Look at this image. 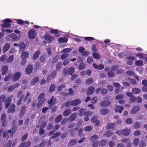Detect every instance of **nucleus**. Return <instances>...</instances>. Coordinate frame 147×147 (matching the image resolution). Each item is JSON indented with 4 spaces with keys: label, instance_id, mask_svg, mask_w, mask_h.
<instances>
[{
    "label": "nucleus",
    "instance_id": "23",
    "mask_svg": "<svg viewBox=\"0 0 147 147\" xmlns=\"http://www.w3.org/2000/svg\"><path fill=\"white\" fill-rule=\"evenodd\" d=\"M10 45L9 43L6 44L3 46V51L4 53L6 52L9 49Z\"/></svg>",
    "mask_w": 147,
    "mask_h": 147
},
{
    "label": "nucleus",
    "instance_id": "27",
    "mask_svg": "<svg viewBox=\"0 0 147 147\" xmlns=\"http://www.w3.org/2000/svg\"><path fill=\"white\" fill-rule=\"evenodd\" d=\"M39 78L38 77H34L30 82V84L31 85H33L35 84L36 83L38 82L39 81Z\"/></svg>",
    "mask_w": 147,
    "mask_h": 147
},
{
    "label": "nucleus",
    "instance_id": "52",
    "mask_svg": "<svg viewBox=\"0 0 147 147\" xmlns=\"http://www.w3.org/2000/svg\"><path fill=\"white\" fill-rule=\"evenodd\" d=\"M106 144V141L105 140L103 139L99 143V145L100 146H102L105 145Z\"/></svg>",
    "mask_w": 147,
    "mask_h": 147
},
{
    "label": "nucleus",
    "instance_id": "45",
    "mask_svg": "<svg viewBox=\"0 0 147 147\" xmlns=\"http://www.w3.org/2000/svg\"><path fill=\"white\" fill-rule=\"evenodd\" d=\"M108 92L107 90L105 88H103L101 90L100 93L101 94L105 95Z\"/></svg>",
    "mask_w": 147,
    "mask_h": 147
},
{
    "label": "nucleus",
    "instance_id": "40",
    "mask_svg": "<svg viewBox=\"0 0 147 147\" xmlns=\"http://www.w3.org/2000/svg\"><path fill=\"white\" fill-rule=\"evenodd\" d=\"M20 50L21 51H23L25 50L26 45L23 42H21L20 45Z\"/></svg>",
    "mask_w": 147,
    "mask_h": 147
},
{
    "label": "nucleus",
    "instance_id": "24",
    "mask_svg": "<svg viewBox=\"0 0 147 147\" xmlns=\"http://www.w3.org/2000/svg\"><path fill=\"white\" fill-rule=\"evenodd\" d=\"M110 102L109 101L107 100L103 101L100 103V105L102 107H106L109 105Z\"/></svg>",
    "mask_w": 147,
    "mask_h": 147
},
{
    "label": "nucleus",
    "instance_id": "30",
    "mask_svg": "<svg viewBox=\"0 0 147 147\" xmlns=\"http://www.w3.org/2000/svg\"><path fill=\"white\" fill-rule=\"evenodd\" d=\"M115 126V124L114 123H111L109 124L106 127L107 129H114Z\"/></svg>",
    "mask_w": 147,
    "mask_h": 147
},
{
    "label": "nucleus",
    "instance_id": "19",
    "mask_svg": "<svg viewBox=\"0 0 147 147\" xmlns=\"http://www.w3.org/2000/svg\"><path fill=\"white\" fill-rule=\"evenodd\" d=\"M93 65L95 69H98L99 70H101L104 68V65L101 64H100L98 65H97L96 64L94 63Z\"/></svg>",
    "mask_w": 147,
    "mask_h": 147
},
{
    "label": "nucleus",
    "instance_id": "26",
    "mask_svg": "<svg viewBox=\"0 0 147 147\" xmlns=\"http://www.w3.org/2000/svg\"><path fill=\"white\" fill-rule=\"evenodd\" d=\"M30 144V142L29 141L26 142H23L20 144L19 147H28Z\"/></svg>",
    "mask_w": 147,
    "mask_h": 147
},
{
    "label": "nucleus",
    "instance_id": "25",
    "mask_svg": "<svg viewBox=\"0 0 147 147\" xmlns=\"http://www.w3.org/2000/svg\"><path fill=\"white\" fill-rule=\"evenodd\" d=\"M38 101L37 104L36 106L37 108H39L43 105V104L46 102L45 99L42 100H38Z\"/></svg>",
    "mask_w": 147,
    "mask_h": 147
},
{
    "label": "nucleus",
    "instance_id": "5",
    "mask_svg": "<svg viewBox=\"0 0 147 147\" xmlns=\"http://www.w3.org/2000/svg\"><path fill=\"white\" fill-rule=\"evenodd\" d=\"M6 118V115L5 113H2L1 116V120L2 123L1 126L3 127H5L7 125V123L5 121Z\"/></svg>",
    "mask_w": 147,
    "mask_h": 147
},
{
    "label": "nucleus",
    "instance_id": "33",
    "mask_svg": "<svg viewBox=\"0 0 147 147\" xmlns=\"http://www.w3.org/2000/svg\"><path fill=\"white\" fill-rule=\"evenodd\" d=\"M98 137L99 136L98 135L94 134L91 137L90 140L91 142H93L98 139Z\"/></svg>",
    "mask_w": 147,
    "mask_h": 147
},
{
    "label": "nucleus",
    "instance_id": "50",
    "mask_svg": "<svg viewBox=\"0 0 147 147\" xmlns=\"http://www.w3.org/2000/svg\"><path fill=\"white\" fill-rule=\"evenodd\" d=\"M93 112L90 111H88L84 113V115L86 117L90 116L92 113Z\"/></svg>",
    "mask_w": 147,
    "mask_h": 147
},
{
    "label": "nucleus",
    "instance_id": "47",
    "mask_svg": "<svg viewBox=\"0 0 147 147\" xmlns=\"http://www.w3.org/2000/svg\"><path fill=\"white\" fill-rule=\"evenodd\" d=\"M6 97V95L3 94L0 96V103L2 104V103L4 101Z\"/></svg>",
    "mask_w": 147,
    "mask_h": 147
},
{
    "label": "nucleus",
    "instance_id": "10",
    "mask_svg": "<svg viewBox=\"0 0 147 147\" xmlns=\"http://www.w3.org/2000/svg\"><path fill=\"white\" fill-rule=\"evenodd\" d=\"M20 86V84L19 83H16L14 85L9 86L7 89V91L8 92L11 91L13 90L15 88L19 87Z\"/></svg>",
    "mask_w": 147,
    "mask_h": 147
},
{
    "label": "nucleus",
    "instance_id": "41",
    "mask_svg": "<svg viewBox=\"0 0 147 147\" xmlns=\"http://www.w3.org/2000/svg\"><path fill=\"white\" fill-rule=\"evenodd\" d=\"M14 59L13 55H11L9 56L7 59L6 61L7 63H10Z\"/></svg>",
    "mask_w": 147,
    "mask_h": 147
},
{
    "label": "nucleus",
    "instance_id": "32",
    "mask_svg": "<svg viewBox=\"0 0 147 147\" xmlns=\"http://www.w3.org/2000/svg\"><path fill=\"white\" fill-rule=\"evenodd\" d=\"M141 92V90L137 88H133L132 90V92L134 94L139 93Z\"/></svg>",
    "mask_w": 147,
    "mask_h": 147
},
{
    "label": "nucleus",
    "instance_id": "18",
    "mask_svg": "<svg viewBox=\"0 0 147 147\" xmlns=\"http://www.w3.org/2000/svg\"><path fill=\"white\" fill-rule=\"evenodd\" d=\"M95 90L94 88L92 86L89 87L87 90L86 94L88 95H91Z\"/></svg>",
    "mask_w": 147,
    "mask_h": 147
},
{
    "label": "nucleus",
    "instance_id": "55",
    "mask_svg": "<svg viewBox=\"0 0 147 147\" xmlns=\"http://www.w3.org/2000/svg\"><path fill=\"white\" fill-rule=\"evenodd\" d=\"M10 26L11 24L10 23H5L2 24L1 25V26L3 28H8Z\"/></svg>",
    "mask_w": 147,
    "mask_h": 147
},
{
    "label": "nucleus",
    "instance_id": "61",
    "mask_svg": "<svg viewBox=\"0 0 147 147\" xmlns=\"http://www.w3.org/2000/svg\"><path fill=\"white\" fill-rule=\"evenodd\" d=\"M139 142V140L138 138H135L133 140V143L135 146H137Z\"/></svg>",
    "mask_w": 147,
    "mask_h": 147
},
{
    "label": "nucleus",
    "instance_id": "63",
    "mask_svg": "<svg viewBox=\"0 0 147 147\" xmlns=\"http://www.w3.org/2000/svg\"><path fill=\"white\" fill-rule=\"evenodd\" d=\"M71 49L70 48H67L64 49L62 51V53H68L71 51Z\"/></svg>",
    "mask_w": 147,
    "mask_h": 147
},
{
    "label": "nucleus",
    "instance_id": "42",
    "mask_svg": "<svg viewBox=\"0 0 147 147\" xmlns=\"http://www.w3.org/2000/svg\"><path fill=\"white\" fill-rule=\"evenodd\" d=\"M135 64L137 66L142 65L143 64V62L140 60H137L135 61Z\"/></svg>",
    "mask_w": 147,
    "mask_h": 147
},
{
    "label": "nucleus",
    "instance_id": "6",
    "mask_svg": "<svg viewBox=\"0 0 147 147\" xmlns=\"http://www.w3.org/2000/svg\"><path fill=\"white\" fill-rule=\"evenodd\" d=\"M17 126L16 125H14L13 126L11 130L10 129L8 130V133L11 134V136L12 137L13 136V134L17 131Z\"/></svg>",
    "mask_w": 147,
    "mask_h": 147
},
{
    "label": "nucleus",
    "instance_id": "16",
    "mask_svg": "<svg viewBox=\"0 0 147 147\" xmlns=\"http://www.w3.org/2000/svg\"><path fill=\"white\" fill-rule=\"evenodd\" d=\"M81 102V100L79 99H77L71 101V106H76L78 105Z\"/></svg>",
    "mask_w": 147,
    "mask_h": 147
},
{
    "label": "nucleus",
    "instance_id": "29",
    "mask_svg": "<svg viewBox=\"0 0 147 147\" xmlns=\"http://www.w3.org/2000/svg\"><path fill=\"white\" fill-rule=\"evenodd\" d=\"M68 40V39L66 37H60L58 38V41L60 43L66 42Z\"/></svg>",
    "mask_w": 147,
    "mask_h": 147
},
{
    "label": "nucleus",
    "instance_id": "37",
    "mask_svg": "<svg viewBox=\"0 0 147 147\" xmlns=\"http://www.w3.org/2000/svg\"><path fill=\"white\" fill-rule=\"evenodd\" d=\"M12 74H9L7 75L6 76L4 79V81L7 82L10 80L11 78Z\"/></svg>",
    "mask_w": 147,
    "mask_h": 147
},
{
    "label": "nucleus",
    "instance_id": "51",
    "mask_svg": "<svg viewBox=\"0 0 147 147\" xmlns=\"http://www.w3.org/2000/svg\"><path fill=\"white\" fill-rule=\"evenodd\" d=\"M47 144L46 140H43L38 145V147H44Z\"/></svg>",
    "mask_w": 147,
    "mask_h": 147
},
{
    "label": "nucleus",
    "instance_id": "4",
    "mask_svg": "<svg viewBox=\"0 0 147 147\" xmlns=\"http://www.w3.org/2000/svg\"><path fill=\"white\" fill-rule=\"evenodd\" d=\"M49 43H51L55 40L54 37L53 36H51L49 35L46 34L43 37Z\"/></svg>",
    "mask_w": 147,
    "mask_h": 147
},
{
    "label": "nucleus",
    "instance_id": "20",
    "mask_svg": "<svg viewBox=\"0 0 147 147\" xmlns=\"http://www.w3.org/2000/svg\"><path fill=\"white\" fill-rule=\"evenodd\" d=\"M40 53V51L39 50H38L32 56V59L33 60H35L37 59Z\"/></svg>",
    "mask_w": 147,
    "mask_h": 147
},
{
    "label": "nucleus",
    "instance_id": "46",
    "mask_svg": "<svg viewBox=\"0 0 147 147\" xmlns=\"http://www.w3.org/2000/svg\"><path fill=\"white\" fill-rule=\"evenodd\" d=\"M69 54L67 53H64L62 54L61 56V60H64L68 57Z\"/></svg>",
    "mask_w": 147,
    "mask_h": 147
},
{
    "label": "nucleus",
    "instance_id": "13",
    "mask_svg": "<svg viewBox=\"0 0 147 147\" xmlns=\"http://www.w3.org/2000/svg\"><path fill=\"white\" fill-rule=\"evenodd\" d=\"M33 69V66L31 65H29L26 67L25 71L27 74H29L32 73Z\"/></svg>",
    "mask_w": 147,
    "mask_h": 147
},
{
    "label": "nucleus",
    "instance_id": "28",
    "mask_svg": "<svg viewBox=\"0 0 147 147\" xmlns=\"http://www.w3.org/2000/svg\"><path fill=\"white\" fill-rule=\"evenodd\" d=\"M71 113V110L70 109H66L63 112V116L66 117L70 114Z\"/></svg>",
    "mask_w": 147,
    "mask_h": 147
},
{
    "label": "nucleus",
    "instance_id": "44",
    "mask_svg": "<svg viewBox=\"0 0 147 147\" xmlns=\"http://www.w3.org/2000/svg\"><path fill=\"white\" fill-rule=\"evenodd\" d=\"M77 142L76 140L72 139L70 140L69 142V145L70 146H73L75 145Z\"/></svg>",
    "mask_w": 147,
    "mask_h": 147
},
{
    "label": "nucleus",
    "instance_id": "64",
    "mask_svg": "<svg viewBox=\"0 0 147 147\" xmlns=\"http://www.w3.org/2000/svg\"><path fill=\"white\" fill-rule=\"evenodd\" d=\"M70 60L69 59H65L63 62V65L64 66H65L67 65L69 63Z\"/></svg>",
    "mask_w": 147,
    "mask_h": 147
},
{
    "label": "nucleus",
    "instance_id": "34",
    "mask_svg": "<svg viewBox=\"0 0 147 147\" xmlns=\"http://www.w3.org/2000/svg\"><path fill=\"white\" fill-rule=\"evenodd\" d=\"M109 112V110L108 109L103 108L100 110V113L102 115H105Z\"/></svg>",
    "mask_w": 147,
    "mask_h": 147
},
{
    "label": "nucleus",
    "instance_id": "11",
    "mask_svg": "<svg viewBox=\"0 0 147 147\" xmlns=\"http://www.w3.org/2000/svg\"><path fill=\"white\" fill-rule=\"evenodd\" d=\"M124 109L123 106H120L119 105H116L115 106L114 110L115 112H119L121 113Z\"/></svg>",
    "mask_w": 147,
    "mask_h": 147
},
{
    "label": "nucleus",
    "instance_id": "21",
    "mask_svg": "<svg viewBox=\"0 0 147 147\" xmlns=\"http://www.w3.org/2000/svg\"><path fill=\"white\" fill-rule=\"evenodd\" d=\"M131 131V130L128 129H125L122 131V135L125 136L129 135Z\"/></svg>",
    "mask_w": 147,
    "mask_h": 147
},
{
    "label": "nucleus",
    "instance_id": "43",
    "mask_svg": "<svg viewBox=\"0 0 147 147\" xmlns=\"http://www.w3.org/2000/svg\"><path fill=\"white\" fill-rule=\"evenodd\" d=\"M75 71V69L73 67H71L68 69V74L71 75Z\"/></svg>",
    "mask_w": 147,
    "mask_h": 147
},
{
    "label": "nucleus",
    "instance_id": "31",
    "mask_svg": "<svg viewBox=\"0 0 147 147\" xmlns=\"http://www.w3.org/2000/svg\"><path fill=\"white\" fill-rule=\"evenodd\" d=\"M62 119V115H59L55 118V122L56 123H58L61 121Z\"/></svg>",
    "mask_w": 147,
    "mask_h": 147
},
{
    "label": "nucleus",
    "instance_id": "9",
    "mask_svg": "<svg viewBox=\"0 0 147 147\" xmlns=\"http://www.w3.org/2000/svg\"><path fill=\"white\" fill-rule=\"evenodd\" d=\"M16 111V106L14 104H12L7 110L8 113H14Z\"/></svg>",
    "mask_w": 147,
    "mask_h": 147
},
{
    "label": "nucleus",
    "instance_id": "54",
    "mask_svg": "<svg viewBox=\"0 0 147 147\" xmlns=\"http://www.w3.org/2000/svg\"><path fill=\"white\" fill-rule=\"evenodd\" d=\"M134 127L136 129H138L140 126V123L136 122L134 124Z\"/></svg>",
    "mask_w": 147,
    "mask_h": 147
},
{
    "label": "nucleus",
    "instance_id": "59",
    "mask_svg": "<svg viewBox=\"0 0 147 147\" xmlns=\"http://www.w3.org/2000/svg\"><path fill=\"white\" fill-rule=\"evenodd\" d=\"M65 87V84H62L60 85L57 89L58 91H61L63 88Z\"/></svg>",
    "mask_w": 147,
    "mask_h": 147
},
{
    "label": "nucleus",
    "instance_id": "39",
    "mask_svg": "<svg viewBox=\"0 0 147 147\" xmlns=\"http://www.w3.org/2000/svg\"><path fill=\"white\" fill-rule=\"evenodd\" d=\"M45 96V94L44 92L41 93L38 97V100H42L43 99H45L46 100V98H44Z\"/></svg>",
    "mask_w": 147,
    "mask_h": 147
},
{
    "label": "nucleus",
    "instance_id": "36",
    "mask_svg": "<svg viewBox=\"0 0 147 147\" xmlns=\"http://www.w3.org/2000/svg\"><path fill=\"white\" fill-rule=\"evenodd\" d=\"M29 53L27 52H22L21 54V57L22 58L26 59L28 56Z\"/></svg>",
    "mask_w": 147,
    "mask_h": 147
},
{
    "label": "nucleus",
    "instance_id": "3",
    "mask_svg": "<svg viewBox=\"0 0 147 147\" xmlns=\"http://www.w3.org/2000/svg\"><path fill=\"white\" fill-rule=\"evenodd\" d=\"M36 35L37 33L36 31L34 30H30L28 32V36L31 39L34 38Z\"/></svg>",
    "mask_w": 147,
    "mask_h": 147
},
{
    "label": "nucleus",
    "instance_id": "60",
    "mask_svg": "<svg viewBox=\"0 0 147 147\" xmlns=\"http://www.w3.org/2000/svg\"><path fill=\"white\" fill-rule=\"evenodd\" d=\"M85 110L83 108H82L80 109L79 111V116H81L84 115V112L85 111Z\"/></svg>",
    "mask_w": 147,
    "mask_h": 147
},
{
    "label": "nucleus",
    "instance_id": "48",
    "mask_svg": "<svg viewBox=\"0 0 147 147\" xmlns=\"http://www.w3.org/2000/svg\"><path fill=\"white\" fill-rule=\"evenodd\" d=\"M61 134L60 132H58L55 133L52 136H51V138H55L56 137L59 136Z\"/></svg>",
    "mask_w": 147,
    "mask_h": 147
},
{
    "label": "nucleus",
    "instance_id": "15",
    "mask_svg": "<svg viewBox=\"0 0 147 147\" xmlns=\"http://www.w3.org/2000/svg\"><path fill=\"white\" fill-rule=\"evenodd\" d=\"M77 117V113H74L71 114L68 118V120L69 122L73 121Z\"/></svg>",
    "mask_w": 147,
    "mask_h": 147
},
{
    "label": "nucleus",
    "instance_id": "8",
    "mask_svg": "<svg viewBox=\"0 0 147 147\" xmlns=\"http://www.w3.org/2000/svg\"><path fill=\"white\" fill-rule=\"evenodd\" d=\"M126 94L127 95L130 97V101L132 102H134L136 101V98L133 95L132 93L130 92H127Z\"/></svg>",
    "mask_w": 147,
    "mask_h": 147
},
{
    "label": "nucleus",
    "instance_id": "57",
    "mask_svg": "<svg viewBox=\"0 0 147 147\" xmlns=\"http://www.w3.org/2000/svg\"><path fill=\"white\" fill-rule=\"evenodd\" d=\"M92 129V127L91 126H87L84 128V130L85 131H90Z\"/></svg>",
    "mask_w": 147,
    "mask_h": 147
},
{
    "label": "nucleus",
    "instance_id": "38",
    "mask_svg": "<svg viewBox=\"0 0 147 147\" xmlns=\"http://www.w3.org/2000/svg\"><path fill=\"white\" fill-rule=\"evenodd\" d=\"M55 86L54 84H51L49 90V92L50 93L52 92L55 90Z\"/></svg>",
    "mask_w": 147,
    "mask_h": 147
},
{
    "label": "nucleus",
    "instance_id": "14",
    "mask_svg": "<svg viewBox=\"0 0 147 147\" xmlns=\"http://www.w3.org/2000/svg\"><path fill=\"white\" fill-rule=\"evenodd\" d=\"M12 100L11 98L10 97H7L5 100L4 103L5 104V107L7 108L9 106Z\"/></svg>",
    "mask_w": 147,
    "mask_h": 147
},
{
    "label": "nucleus",
    "instance_id": "7",
    "mask_svg": "<svg viewBox=\"0 0 147 147\" xmlns=\"http://www.w3.org/2000/svg\"><path fill=\"white\" fill-rule=\"evenodd\" d=\"M97 116L95 115L93 116L92 118L91 121L92 123H94V125L95 126H98L99 125L100 122L97 119Z\"/></svg>",
    "mask_w": 147,
    "mask_h": 147
},
{
    "label": "nucleus",
    "instance_id": "22",
    "mask_svg": "<svg viewBox=\"0 0 147 147\" xmlns=\"http://www.w3.org/2000/svg\"><path fill=\"white\" fill-rule=\"evenodd\" d=\"M8 66L7 65L3 66L1 69V71L2 75H5L7 74V71L8 69Z\"/></svg>",
    "mask_w": 147,
    "mask_h": 147
},
{
    "label": "nucleus",
    "instance_id": "58",
    "mask_svg": "<svg viewBox=\"0 0 147 147\" xmlns=\"http://www.w3.org/2000/svg\"><path fill=\"white\" fill-rule=\"evenodd\" d=\"M107 74L108 77L110 78L114 76L115 75L114 73L112 71H108Z\"/></svg>",
    "mask_w": 147,
    "mask_h": 147
},
{
    "label": "nucleus",
    "instance_id": "56",
    "mask_svg": "<svg viewBox=\"0 0 147 147\" xmlns=\"http://www.w3.org/2000/svg\"><path fill=\"white\" fill-rule=\"evenodd\" d=\"M59 58V56L58 55H56L54 57L52 61L53 63H56L58 60Z\"/></svg>",
    "mask_w": 147,
    "mask_h": 147
},
{
    "label": "nucleus",
    "instance_id": "12",
    "mask_svg": "<svg viewBox=\"0 0 147 147\" xmlns=\"http://www.w3.org/2000/svg\"><path fill=\"white\" fill-rule=\"evenodd\" d=\"M26 109V106H24L22 107L20 111V114H19V117L20 118L22 117L25 114Z\"/></svg>",
    "mask_w": 147,
    "mask_h": 147
},
{
    "label": "nucleus",
    "instance_id": "1",
    "mask_svg": "<svg viewBox=\"0 0 147 147\" xmlns=\"http://www.w3.org/2000/svg\"><path fill=\"white\" fill-rule=\"evenodd\" d=\"M21 76L20 72L18 71L15 73L11 77L12 80L13 82H16L19 80Z\"/></svg>",
    "mask_w": 147,
    "mask_h": 147
},
{
    "label": "nucleus",
    "instance_id": "35",
    "mask_svg": "<svg viewBox=\"0 0 147 147\" xmlns=\"http://www.w3.org/2000/svg\"><path fill=\"white\" fill-rule=\"evenodd\" d=\"M113 133L112 131L109 130L105 132V135L106 137H110L113 135Z\"/></svg>",
    "mask_w": 147,
    "mask_h": 147
},
{
    "label": "nucleus",
    "instance_id": "17",
    "mask_svg": "<svg viewBox=\"0 0 147 147\" xmlns=\"http://www.w3.org/2000/svg\"><path fill=\"white\" fill-rule=\"evenodd\" d=\"M140 109V107L139 106H135L132 108L131 113L132 114H134L136 113Z\"/></svg>",
    "mask_w": 147,
    "mask_h": 147
},
{
    "label": "nucleus",
    "instance_id": "49",
    "mask_svg": "<svg viewBox=\"0 0 147 147\" xmlns=\"http://www.w3.org/2000/svg\"><path fill=\"white\" fill-rule=\"evenodd\" d=\"M62 65V63L59 62L57 65L56 67V69L57 71H59L61 69Z\"/></svg>",
    "mask_w": 147,
    "mask_h": 147
},
{
    "label": "nucleus",
    "instance_id": "2",
    "mask_svg": "<svg viewBox=\"0 0 147 147\" xmlns=\"http://www.w3.org/2000/svg\"><path fill=\"white\" fill-rule=\"evenodd\" d=\"M77 61L78 63H80L78 66L79 69L81 70L84 69L86 67V65L85 63L83 62V60L82 58L79 57L77 59Z\"/></svg>",
    "mask_w": 147,
    "mask_h": 147
},
{
    "label": "nucleus",
    "instance_id": "62",
    "mask_svg": "<svg viewBox=\"0 0 147 147\" xmlns=\"http://www.w3.org/2000/svg\"><path fill=\"white\" fill-rule=\"evenodd\" d=\"M28 135L27 134H26L23 135L21 138V141L23 142L25 141L28 138Z\"/></svg>",
    "mask_w": 147,
    "mask_h": 147
},
{
    "label": "nucleus",
    "instance_id": "53",
    "mask_svg": "<svg viewBox=\"0 0 147 147\" xmlns=\"http://www.w3.org/2000/svg\"><path fill=\"white\" fill-rule=\"evenodd\" d=\"M93 82V79L92 78H89L86 80V81L87 84H89L92 83Z\"/></svg>",
    "mask_w": 147,
    "mask_h": 147
}]
</instances>
